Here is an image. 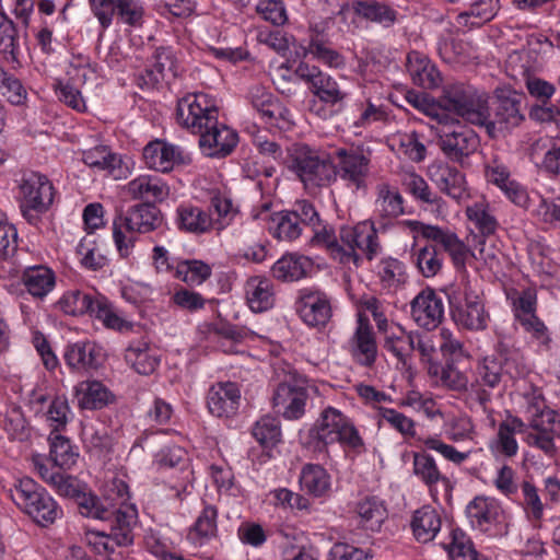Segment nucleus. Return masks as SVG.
Instances as JSON below:
<instances>
[{
  "instance_id": "obj_1",
  "label": "nucleus",
  "mask_w": 560,
  "mask_h": 560,
  "mask_svg": "<svg viewBox=\"0 0 560 560\" xmlns=\"http://www.w3.org/2000/svg\"><path fill=\"white\" fill-rule=\"evenodd\" d=\"M176 119L179 125L199 135V145L208 156L224 158L237 144V133L218 124V109L207 94H188L180 98Z\"/></svg>"
},
{
  "instance_id": "obj_2",
  "label": "nucleus",
  "mask_w": 560,
  "mask_h": 560,
  "mask_svg": "<svg viewBox=\"0 0 560 560\" xmlns=\"http://www.w3.org/2000/svg\"><path fill=\"white\" fill-rule=\"evenodd\" d=\"M284 165L306 187H326L337 176L336 165L328 154H319L306 144H294L287 150Z\"/></svg>"
},
{
  "instance_id": "obj_3",
  "label": "nucleus",
  "mask_w": 560,
  "mask_h": 560,
  "mask_svg": "<svg viewBox=\"0 0 560 560\" xmlns=\"http://www.w3.org/2000/svg\"><path fill=\"white\" fill-rule=\"evenodd\" d=\"M526 96L510 89L495 90L491 106H485L483 126L490 137L505 135L520 127L525 120Z\"/></svg>"
},
{
  "instance_id": "obj_4",
  "label": "nucleus",
  "mask_w": 560,
  "mask_h": 560,
  "mask_svg": "<svg viewBox=\"0 0 560 560\" xmlns=\"http://www.w3.org/2000/svg\"><path fill=\"white\" fill-rule=\"evenodd\" d=\"M438 128V144L442 152L452 161L463 163L479 147V137L470 128L462 126L447 113L435 115Z\"/></svg>"
},
{
  "instance_id": "obj_5",
  "label": "nucleus",
  "mask_w": 560,
  "mask_h": 560,
  "mask_svg": "<svg viewBox=\"0 0 560 560\" xmlns=\"http://www.w3.org/2000/svg\"><path fill=\"white\" fill-rule=\"evenodd\" d=\"M58 305L68 315L79 316L89 314L102 320L108 328L117 330L128 328V324L114 313L109 303L104 298L94 299L82 291L73 290L65 293L58 301Z\"/></svg>"
},
{
  "instance_id": "obj_6",
  "label": "nucleus",
  "mask_w": 560,
  "mask_h": 560,
  "mask_svg": "<svg viewBox=\"0 0 560 560\" xmlns=\"http://www.w3.org/2000/svg\"><path fill=\"white\" fill-rule=\"evenodd\" d=\"M526 412L533 431L526 433L525 442L528 446L540 450L548 457H555L558 453L555 443L556 434L552 431L556 411L548 408L544 401H533L528 405Z\"/></svg>"
},
{
  "instance_id": "obj_7",
  "label": "nucleus",
  "mask_w": 560,
  "mask_h": 560,
  "mask_svg": "<svg viewBox=\"0 0 560 560\" xmlns=\"http://www.w3.org/2000/svg\"><path fill=\"white\" fill-rule=\"evenodd\" d=\"M340 242L343 244V253L339 257L342 264L353 261L358 265L360 255L357 250L372 260L381 250L378 243L377 231L373 223L362 222L353 228L343 226L340 230Z\"/></svg>"
},
{
  "instance_id": "obj_8",
  "label": "nucleus",
  "mask_w": 560,
  "mask_h": 560,
  "mask_svg": "<svg viewBox=\"0 0 560 560\" xmlns=\"http://www.w3.org/2000/svg\"><path fill=\"white\" fill-rule=\"evenodd\" d=\"M440 104L444 110L454 113L470 124L480 125L486 120L483 112L487 100L463 85L447 89Z\"/></svg>"
},
{
  "instance_id": "obj_9",
  "label": "nucleus",
  "mask_w": 560,
  "mask_h": 560,
  "mask_svg": "<svg viewBox=\"0 0 560 560\" xmlns=\"http://www.w3.org/2000/svg\"><path fill=\"white\" fill-rule=\"evenodd\" d=\"M450 306L455 323L469 330H483L488 326L489 314L485 304L476 292L465 288L464 300L450 295Z\"/></svg>"
},
{
  "instance_id": "obj_10",
  "label": "nucleus",
  "mask_w": 560,
  "mask_h": 560,
  "mask_svg": "<svg viewBox=\"0 0 560 560\" xmlns=\"http://www.w3.org/2000/svg\"><path fill=\"white\" fill-rule=\"evenodd\" d=\"M49 485L62 497L75 499L80 513L90 517H106L109 515L98 499L91 493L82 492L78 480L60 471L49 475Z\"/></svg>"
},
{
  "instance_id": "obj_11",
  "label": "nucleus",
  "mask_w": 560,
  "mask_h": 560,
  "mask_svg": "<svg viewBox=\"0 0 560 560\" xmlns=\"http://www.w3.org/2000/svg\"><path fill=\"white\" fill-rule=\"evenodd\" d=\"M90 4L104 30L112 24L115 14L130 26L140 25L143 18L139 0H90Z\"/></svg>"
},
{
  "instance_id": "obj_12",
  "label": "nucleus",
  "mask_w": 560,
  "mask_h": 560,
  "mask_svg": "<svg viewBox=\"0 0 560 560\" xmlns=\"http://www.w3.org/2000/svg\"><path fill=\"white\" fill-rule=\"evenodd\" d=\"M310 388L296 380L280 383L272 396V405L285 419H300L305 411Z\"/></svg>"
},
{
  "instance_id": "obj_13",
  "label": "nucleus",
  "mask_w": 560,
  "mask_h": 560,
  "mask_svg": "<svg viewBox=\"0 0 560 560\" xmlns=\"http://www.w3.org/2000/svg\"><path fill=\"white\" fill-rule=\"evenodd\" d=\"M294 73L308 84L310 91L319 101L335 105L346 97V93L339 88L337 81L329 74L324 73L318 67L307 62H300Z\"/></svg>"
},
{
  "instance_id": "obj_14",
  "label": "nucleus",
  "mask_w": 560,
  "mask_h": 560,
  "mask_svg": "<svg viewBox=\"0 0 560 560\" xmlns=\"http://www.w3.org/2000/svg\"><path fill=\"white\" fill-rule=\"evenodd\" d=\"M22 196L21 210L27 217L30 210L44 212L52 202V185L46 176L32 173L22 179L20 185Z\"/></svg>"
},
{
  "instance_id": "obj_15",
  "label": "nucleus",
  "mask_w": 560,
  "mask_h": 560,
  "mask_svg": "<svg viewBox=\"0 0 560 560\" xmlns=\"http://www.w3.org/2000/svg\"><path fill=\"white\" fill-rule=\"evenodd\" d=\"M143 159L148 167L166 173L175 165H186L191 162L188 153L177 145L156 139L143 149Z\"/></svg>"
},
{
  "instance_id": "obj_16",
  "label": "nucleus",
  "mask_w": 560,
  "mask_h": 560,
  "mask_svg": "<svg viewBox=\"0 0 560 560\" xmlns=\"http://www.w3.org/2000/svg\"><path fill=\"white\" fill-rule=\"evenodd\" d=\"M408 224L413 231L420 232L424 238L440 244L450 254L457 269L465 268L469 249L455 233L419 221H409Z\"/></svg>"
},
{
  "instance_id": "obj_17",
  "label": "nucleus",
  "mask_w": 560,
  "mask_h": 560,
  "mask_svg": "<svg viewBox=\"0 0 560 560\" xmlns=\"http://www.w3.org/2000/svg\"><path fill=\"white\" fill-rule=\"evenodd\" d=\"M339 162L336 165L337 175L348 182L355 190L365 189V178L369 174L370 159L359 149H339L336 151Z\"/></svg>"
},
{
  "instance_id": "obj_18",
  "label": "nucleus",
  "mask_w": 560,
  "mask_h": 560,
  "mask_svg": "<svg viewBox=\"0 0 560 560\" xmlns=\"http://www.w3.org/2000/svg\"><path fill=\"white\" fill-rule=\"evenodd\" d=\"M411 316L427 330L436 328L444 316L443 300L434 290H422L411 302Z\"/></svg>"
},
{
  "instance_id": "obj_19",
  "label": "nucleus",
  "mask_w": 560,
  "mask_h": 560,
  "mask_svg": "<svg viewBox=\"0 0 560 560\" xmlns=\"http://www.w3.org/2000/svg\"><path fill=\"white\" fill-rule=\"evenodd\" d=\"M430 179L452 199L460 202L469 198L465 175L447 163L434 164L429 168Z\"/></svg>"
},
{
  "instance_id": "obj_20",
  "label": "nucleus",
  "mask_w": 560,
  "mask_h": 560,
  "mask_svg": "<svg viewBox=\"0 0 560 560\" xmlns=\"http://www.w3.org/2000/svg\"><path fill=\"white\" fill-rule=\"evenodd\" d=\"M241 405V390L235 383H218L207 395L209 412L218 418H232Z\"/></svg>"
},
{
  "instance_id": "obj_21",
  "label": "nucleus",
  "mask_w": 560,
  "mask_h": 560,
  "mask_svg": "<svg viewBox=\"0 0 560 560\" xmlns=\"http://www.w3.org/2000/svg\"><path fill=\"white\" fill-rule=\"evenodd\" d=\"M296 311L302 320L312 327L325 326L331 315L330 304L325 294L307 289L301 291Z\"/></svg>"
},
{
  "instance_id": "obj_22",
  "label": "nucleus",
  "mask_w": 560,
  "mask_h": 560,
  "mask_svg": "<svg viewBox=\"0 0 560 560\" xmlns=\"http://www.w3.org/2000/svg\"><path fill=\"white\" fill-rule=\"evenodd\" d=\"M63 359L75 372L97 370L104 360L102 348L92 341H78L67 346Z\"/></svg>"
},
{
  "instance_id": "obj_23",
  "label": "nucleus",
  "mask_w": 560,
  "mask_h": 560,
  "mask_svg": "<svg viewBox=\"0 0 560 560\" xmlns=\"http://www.w3.org/2000/svg\"><path fill=\"white\" fill-rule=\"evenodd\" d=\"M104 508L109 515L96 518L112 523L110 533L107 536L118 546L131 545L133 541L132 526L137 522V510L131 505H120L118 509Z\"/></svg>"
},
{
  "instance_id": "obj_24",
  "label": "nucleus",
  "mask_w": 560,
  "mask_h": 560,
  "mask_svg": "<svg viewBox=\"0 0 560 560\" xmlns=\"http://www.w3.org/2000/svg\"><path fill=\"white\" fill-rule=\"evenodd\" d=\"M124 224L129 232L149 233L156 230L162 224L160 210L152 202H143L133 206L122 218Z\"/></svg>"
},
{
  "instance_id": "obj_25",
  "label": "nucleus",
  "mask_w": 560,
  "mask_h": 560,
  "mask_svg": "<svg viewBox=\"0 0 560 560\" xmlns=\"http://www.w3.org/2000/svg\"><path fill=\"white\" fill-rule=\"evenodd\" d=\"M407 70L412 82L423 89L433 90L442 82L441 73L435 65L419 51H410L407 55Z\"/></svg>"
},
{
  "instance_id": "obj_26",
  "label": "nucleus",
  "mask_w": 560,
  "mask_h": 560,
  "mask_svg": "<svg viewBox=\"0 0 560 560\" xmlns=\"http://www.w3.org/2000/svg\"><path fill=\"white\" fill-rule=\"evenodd\" d=\"M346 417L337 409L328 407L320 413L319 419L310 430V436L322 446L336 443Z\"/></svg>"
},
{
  "instance_id": "obj_27",
  "label": "nucleus",
  "mask_w": 560,
  "mask_h": 560,
  "mask_svg": "<svg viewBox=\"0 0 560 560\" xmlns=\"http://www.w3.org/2000/svg\"><path fill=\"white\" fill-rule=\"evenodd\" d=\"M415 332L407 331L399 324H392L388 329L385 330L384 349L393 353L399 362L404 365L410 357V353L415 350Z\"/></svg>"
},
{
  "instance_id": "obj_28",
  "label": "nucleus",
  "mask_w": 560,
  "mask_h": 560,
  "mask_svg": "<svg viewBox=\"0 0 560 560\" xmlns=\"http://www.w3.org/2000/svg\"><path fill=\"white\" fill-rule=\"evenodd\" d=\"M415 538L422 544L432 541L441 529L442 521L439 513L430 505L415 511L411 520Z\"/></svg>"
},
{
  "instance_id": "obj_29",
  "label": "nucleus",
  "mask_w": 560,
  "mask_h": 560,
  "mask_svg": "<svg viewBox=\"0 0 560 560\" xmlns=\"http://www.w3.org/2000/svg\"><path fill=\"white\" fill-rule=\"evenodd\" d=\"M312 261L305 256L288 254L277 260L272 268V276L281 281H298L306 276Z\"/></svg>"
},
{
  "instance_id": "obj_30",
  "label": "nucleus",
  "mask_w": 560,
  "mask_h": 560,
  "mask_svg": "<svg viewBox=\"0 0 560 560\" xmlns=\"http://www.w3.org/2000/svg\"><path fill=\"white\" fill-rule=\"evenodd\" d=\"M12 501L24 510L28 515L37 503L48 493L40 488L33 479L23 478L9 490Z\"/></svg>"
},
{
  "instance_id": "obj_31",
  "label": "nucleus",
  "mask_w": 560,
  "mask_h": 560,
  "mask_svg": "<svg viewBox=\"0 0 560 560\" xmlns=\"http://www.w3.org/2000/svg\"><path fill=\"white\" fill-rule=\"evenodd\" d=\"M12 501L24 510L28 515L37 503L48 493L40 488L33 479L23 478L9 490Z\"/></svg>"
},
{
  "instance_id": "obj_32",
  "label": "nucleus",
  "mask_w": 560,
  "mask_h": 560,
  "mask_svg": "<svg viewBox=\"0 0 560 560\" xmlns=\"http://www.w3.org/2000/svg\"><path fill=\"white\" fill-rule=\"evenodd\" d=\"M127 191L133 199L154 203L165 198L167 187L158 177L139 176L128 183Z\"/></svg>"
},
{
  "instance_id": "obj_33",
  "label": "nucleus",
  "mask_w": 560,
  "mask_h": 560,
  "mask_svg": "<svg viewBox=\"0 0 560 560\" xmlns=\"http://www.w3.org/2000/svg\"><path fill=\"white\" fill-rule=\"evenodd\" d=\"M353 12L368 21L378 23L384 27L393 26L397 21V11L386 3L375 0L354 1L352 3Z\"/></svg>"
},
{
  "instance_id": "obj_34",
  "label": "nucleus",
  "mask_w": 560,
  "mask_h": 560,
  "mask_svg": "<svg viewBox=\"0 0 560 560\" xmlns=\"http://www.w3.org/2000/svg\"><path fill=\"white\" fill-rule=\"evenodd\" d=\"M466 513L471 524L488 530L489 525L500 522L502 511L494 500L477 497L467 505Z\"/></svg>"
},
{
  "instance_id": "obj_35",
  "label": "nucleus",
  "mask_w": 560,
  "mask_h": 560,
  "mask_svg": "<svg viewBox=\"0 0 560 560\" xmlns=\"http://www.w3.org/2000/svg\"><path fill=\"white\" fill-rule=\"evenodd\" d=\"M79 406L82 409L96 410L114 401V395L98 381H88L78 388Z\"/></svg>"
},
{
  "instance_id": "obj_36",
  "label": "nucleus",
  "mask_w": 560,
  "mask_h": 560,
  "mask_svg": "<svg viewBox=\"0 0 560 560\" xmlns=\"http://www.w3.org/2000/svg\"><path fill=\"white\" fill-rule=\"evenodd\" d=\"M22 280L35 298H44L55 287V275L45 266H33L24 270Z\"/></svg>"
},
{
  "instance_id": "obj_37",
  "label": "nucleus",
  "mask_w": 560,
  "mask_h": 560,
  "mask_svg": "<svg viewBox=\"0 0 560 560\" xmlns=\"http://www.w3.org/2000/svg\"><path fill=\"white\" fill-rule=\"evenodd\" d=\"M413 472L421 479V481L432 490L439 482H442L445 488L450 487V479L442 475L436 466L434 458L425 453L413 454Z\"/></svg>"
},
{
  "instance_id": "obj_38",
  "label": "nucleus",
  "mask_w": 560,
  "mask_h": 560,
  "mask_svg": "<svg viewBox=\"0 0 560 560\" xmlns=\"http://www.w3.org/2000/svg\"><path fill=\"white\" fill-rule=\"evenodd\" d=\"M355 349L353 355L358 362L371 366L376 359L377 348L372 327L369 323L359 322L354 334Z\"/></svg>"
},
{
  "instance_id": "obj_39",
  "label": "nucleus",
  "mask_w": 560,
  "mask_h": 560,
  "mask_svg": "<svg viewBox=\"0 0 560 560\" xmlns=\"http://www.w3.org/2000/svg\"><path fill=\"white\" fill-rule=\"evenodd\" d=\"M152 68L145 69V83L154 85L160 82L170 72L173 77L177 75V60L170 47H159L153 55Z\"/></svg>"
},
{
  "instance_id": "obj_40",
  "label": "nucleus",
  "mask_w": 560,
  "mask_h": 560,
  "mask_svg": "<svg viewBox=\"0 0 560 560\" xmlns=\"http://www.w3.org/2000/svg\"><path fill=\"white\" fill-rule=\"evenodd\" d=\"M300 482L302 489L314 497H323L330 489V477L319 465L307 464L303 467Z\"/></svg>"
},
{
  "instance_id": "obj_41",
  "label": "nucleus",
  "mask_w": 560,
  "mask_h": 560,
  "mask_svg": "<svg viewBox=\"0 0 560 560\" xmlns=\"http://www.w3.org/2000/svg\"><path fill=\"white\" fill-rule=\"evenodd\" d=\"M357 513L363 526L370 530H378L387 517L384 502L377 497H365L357 504Z\"/></svg>"
},
{
  "instance_id": "obj_42",
  "label": "nucleus",
  "mask_w": 560,
  "mask_h": 560,
  "mask_svg": "<svg viewBox=\"0 0 560 560\" xmlns=\"http://www.w3.org/2000/svg\"><path fill=\"white\" fill-rule=\"evenodd\" d=\"M177 223L183 231L201 234L211 229L212 219L198 207H180L177 210Z\"/></svg>"
},
{
  "instance_id": "obj_43",
  "label": "nucleus",
  "mask_w": 560,
  "mask_h": 560,
  "mask_svg": "<svg viewBox=\"0 0 560 560\" xmlns=\"http://www.w3.org/2000/svg\"><path fill=\"white\" fill-rule=\"evenodd\" d=\"M125 360L137 373L142 375L152 374L160 363L158 357L150 353L145 342H139L137 346L130 345L125 351Z\"/></svg>"
},
{
  "instance_id": "obj_44",
  "label": "nucleus",
  "mask_w": 560,
  "mask_h": 560,
  "mask_svg": "<svg viewBox=\"0 0 560 560\" xmlns=\"http://www.w3.org/2000/svg\"><path fill=\"white\" fill-rule=\"evenodd\" d=\"M250 103L253 107L267 118L269 122H273L283 117L285 108L281 103L265 88L256 86L250 91Z\"/></svg>"
},
{
  "instance_id": "obj_45",
  "label": "nucleus",
  "mask_w": 560,
  "mask_h": 560,
  "mask_svg": "<svg viewBox=\"0 0 560 560\" xmlns=\"http://www.w3.org/2000/svg\"><path fill=\"white\" fill-rule=\"evenodd\" d=\"M247 302L252 311L265 312L273 305V293L269 280L250 279L246 285Z\"/></svg>"
},
{
  "instance_id": "obj_46",
  "label": "nucleus",
  "mask_w": 560,
  "mask_h": 560,
  "mask_svg": "<svg viewBox=\"0 0 560 560\" xmlns=\"http://www.w3.org/2000/svg\"><path fill=\"white\" fill-rule=\"evenodd\" d=\"M218 511L212 505H207L197 517L188 537L196 545H203L217 535Z\"/></svg>"
},
{
  "instance_id": "obj_47",
  "label": "nucleus",
  "mask_w": 560,
  "mask_h": 560,
  "mask_svg": "<svg viewBox=\"0 0 560 560\" xmlns=\"http://www.w3.org/2000/svg\"><path fill=\"white\" fill-rule=\"evenodd\" d=\"M376 205L383 218H397L404 213V199L399 191L386 183L377 186Z\"/></svg>"
},
{
  "instance_id": "obj_48",
  "label": "nucleus",
  "mask_w": 560,
  "mask_h": 560,
  "mask_svg": "<svg viewBox=\"0 0 560 560\" xmlns=\"http://www.w3.org/2000/svg\"><path fill=\"white\" fill-rule=\"evenodd\" d=\"M269 230L276 238L285 242L296 240L302 233V228L291 211H280L272 214Z\"/></svg>"
},
{
  "instance_id": "obj_49",
  "label": "nucleus",
  "mask_w": 560,
  "mask_h": 560,
  "mask_svg": "<svg viewBox=\"0 0 560 560\" xmlns=\"http://www.w3.org/2000/svg\"><path fill=\"white\" fill-rule=\"evenodd\" d=\"M82 161L90 167L113 173L121 164V159L106 145H97L83 152Z\"/></svg>"
},
{
  "instance_id": "obj_50",
  "label": "nucleus",
  "mask_w": 560,
  "mask_h": 560,
  "mask_svg": "<svg viewBox=\"0 0 560 560\" xmlns=\"http://www.w3.org/2000/svg\"><path fill=\"white\" fill-rule=\"evenodd\" d=\"M503 361L497 355L486 357L477 366L476 382L489 388H495L505 376Z\"/></svg>"
},
{
  "instance_id": "obj_51",
  "label": "nucleus",
  "mask_w": 560,
  "mask_h": 560,
  "mask_svg": "<svg viewBox=\"0 0 560 560\" xmlns=\"http://www.w3.org/2000/svg\"><path fill=\"white\" fill-rule=\"evenodd\" d=\"M545 150L542 167L551 174L560 175V138H540L533 144V152Z\"/></svg>"
},
{
  "instance_id": "obj_52",
  "label": "nucleus",
  "mask_w": 560,
  "mask_h": 560,
  "mask_svg": "<svg viewBox=\"0 0 560 560\" xmlns=\"http://www.w3.org/2000/svg\"><path fill=\"white\" fill-rule=\"evenodd\" d=\"M19 49L18 30L7 15L0 16V54L7 60L16 61Z\"/></svg>"
},
{
  "instance_id": "obj_53",
  "label": "nucleus",
  "mask_w": 560,
  "mask_h": 560,
  "mask_svg": "<svg viewBox=\"0 0 560 560\" xmlns=\"http://www.w3.org/2000/svg\"><path fill=\"white\" fill-rule=\"evenodd\" d=\"M176 276L188 285H199L211 276V268L201 260H184L177 265Z\"/></svg>"
},
{
  "instance_id": "obj_54",
  "label": "nucleus",
  "mask_w": 560,
  "mask_h": 560,
  "mask_svg": "<svg viewBox=\"0 0 560 560\" xmlns=\"http://www.w3.org/2000/svg\"><path fill=\"white\" fill-rule=\"evenodd\" d=\"M253 436L265 446H275L281 439L280 422L277 418L265 416L253 428Z\"/></svg>"
},
{
  "instance_id": "obj_55",
  "label": "nucleus",
  "mask_w": 560,
  "mask_h": 560,
  "mask_svg": "<svg viewBox=\"0 0 560 560\" xmlns=\"http://www.w3.org/2000/svg\"><path fill=\"white\" fill-rule=\"evenodd\" d=\"M443 259L435 244H427L416 254V266L425 278L434 277L442 268Z\"/></svg>"
},
{
  "instance_id": "obj_56",
  "label": "nucleus",
  "mask_w": 560,
  "mask_h": 560,
  "mask_svg": "<svg viewBox=\"0 0 560 560\" xmlns=\"http://www.w3.org/2000/svg\"><path fill=\"white\" fill-rule=\"evenodd\" d=\"M50 459L55 463L56 466L62 468L66 466H70L75 462V454L72 451V446L70 441L60 435L55 434L50 435Z\"/></svg>"
},
{
  "instance_id": "obj_57",
  "label": "nucleus",
  "mask_w": 560,
  "mask_h": 560,
  "mask_svg": "<svg viewBox=\"0 0 560 560\" xmlns=\"http://www.w3.org/2000/svg\"><path fill=\"white\" fill-rule=\"evenodd\" d=\"M380 277L384 288L396 289L406 280L405 266L394 258L384 259L381 262Z\"/></svg>"
},
{
  "instance_id": "obj_58",
  "label": "nucleus",
  "mask_w": 560,
  "mask_h": 560,
  "mask_svg": "<svg viewBox=\"0 0 560 560\" xmlns=\"http://www.w3.org/2000/svg\"><path fill=\"white\" fill-rule=\"evenodd\" d=\"M312 54L317 60L332 68H339L345 65L343 57L337 51L327 47L318 39H312L307 48L304 49L303 56Z\"/></svg>"
},
{
  "instance_id": "obj_59",
  "label": "nucleus",
  "mask_w": 560,
  "mask_h": 560,
  "mask_svg": "<svg viewBox=\"0 0 560 560\" xmlns=\"http://www.w3.org/2000/svg\"><path fill=\"white\" fill-rule=\"evenodd\" d=\"M466 213L468 219L475 222L483 236L491 235L495 232L498 222L495 218L488 212L483 205L476 203L472 207H468Z\"/></svg>"
},
{
  "instance_id": "obj_60",
  "label": "nucleus",
  "mask_w": 560,
  "mask_h": 560,
  "mask_svg": "<svg viewBox=\"0 0 560 560\" xmlns=\"http://www.w3.org/2000/svg\"><path fill=\"white\" fill-rule=\"evenodd\" d=\"M398 148L412 162L419 163L425 158V145L415 131L401 135L398 139Z\"/></svg>"
},
{
  "instance_id": "obj_61",
  "label": "nucleus",
  "mask_w": 560,
  "mask_h": 560,
  "mask_svg": "<svg viewBox=\"0 0 560 560\" xmlns=\"http://www.w3.org/2000/svg\"><path fill=\"white\" fill-rule=\"evenodd\" d=\"M406 185L410 194L422 202L438 205L441 200L436 194L431 191L424 178L418 174H410L406 179Z\"/></svg>"
},
{
  "instance_id": "obj_62",
  "label": "nucleus",
  "mask_w": 560,
  "mask_h": 560,
  "mask_svg": "<svg viewBox=\"0 0 560 560\" xmlns=\"http://www.w3.org/2000/svg\"><path fill=\"white\" fill-rule=\"evenodd\" d=\"M256 11L264 20L273 25H283L288 20L284 4L280 0H260Z\"/></svg>"
},
{
  "instance_id": "obj_63",
  "label": "nucleus",
  "mask_w": 560,
  "mask_h": 560,
  "mask_svg": "<svg viewBox=\"0 0 560 560\" xmlns=\"http://www.w3.org/2000/svg\"><path fill=\"white\" fill-rule=\"evenodd\" d=\"M448 556L454 559L457 557L468 558L476 550L472 542L462 529H453L451 533V541L444 545Z\"/></svg>"
},
{
  "instance_id": "obj_64",
  "label": "nucleus",
  "mask_w": 560,
  "mask_h": 560,
  "mask_svg": "<svg viewBox=\"0 0 560 560\" xmlns=\"http://www.w3.org/2000/svg\"><path fill=\"white\" fill-rule=\"evenodd\" d=\"M59 514L58 506L54 499L47 494L44 495L35 509L31 512V517L38 524L45 526L55 522Z\"/></svg>"
}]
</instances>
